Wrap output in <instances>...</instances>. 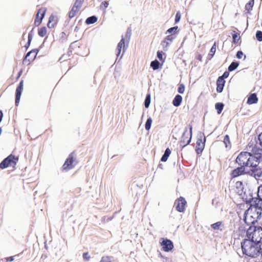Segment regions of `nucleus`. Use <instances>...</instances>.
I'll use <instances>...</instances> for the list:
<instances>
[{
  "instance_id": "1",
  "label": "nucleus",
  "mask_w": 262,
  "mask_h": 262,
  "mask_svg": "<svg viewBox=\"0 0 262 262\" xmlns=\"http://www.w3.org/2000/svg\"><path fill=\"white\" fill-rule=\"evenodd\" d=\"M247 239L241 242L243 254L251 257H256L259 255L261 250V238L256 237L248 229L246 232Z\"/></svg>"
},
{
  "instance_id": "2",
  "label": "nucleus",
  "mask_w": 262,
  "mask_h": 262,
  "mask_svg": "<svg viewBox=\"0 0 262 262\" xmlns=\"http://www.w3.org/2000/svg\"><path fill=\"white\" fill-rule=\"evenodd\" d=\"M258 152H262V150L257 149L255 146L252 147L251 152L242 151L236 157L235 162L246 167L253 165L255 160L262 161L261 154Z\"/></svg>"
},
{
  "instance_id": "3",
  "label": "nucleus",
  "mask_w": 262,
  "mask_h": 262,
  "mask_svg": "<svg viewBox=\"0 0 262 262\" xmlns=\"http://www.w3.org/2000/svg\"><path fill=\"white\" fill-rule=\"evenodd\" d=\"M261 214L260 211L254 209V207L249 206L244 212L243 220L249 227L256 226L261 218Z\"/></svg>"
},
{
  "instance_id": "4",
  "label": "nucleus",
  "mask_w": 262,
  "mask_h": 262,
  "mask_svg": "<svg viewBox=\"0 0 262 262\" xmlns=\"http://www.w3.org/2000/svg\"><path fill=\"white\" fill-rule=\"evenodd\" d=\"M188 128L189 129V133H188V127H186L184 133L181 138L180 141V145L181 147V150H182L185 147L189 145L191 141L192 136V126L191 125H189Z\"/></svg>"
},
{
  "instance_id": "5",
  "label": "nucleus",
  "mask_w": 262,
  "mask_h": 262,
  "mask_svg": "<svg viewBox=\"0 0 262 262\" xmlns=\"http://www.w3.org/2000/svg\"><path fill=\"white\" fill-rule=\"evenodd\" d=\"M260 160H255L253 163V165L250 166L249 167L251 168L247 170V174L254 177L256 179L259 178H262V168L258 165Z\"/></svg>"
},
{
  "instance_id": "6",
  "label": "nucleus",
  "mask_w": 262,
  "mask_h": 262,
  "mask_svg": "<svg viewBox=\"0 0 262 262\" xmlns=\"http://www.w3.org/2000/svg\"><path fill=\"white\" fill-rule=\"evenodd\" d=\"M18 161V158L17 157L13 154H10L0 163V168L4 169L9 166L14 167Z\"/></svg>"
},
{
  "instance_id": "7",
  "label": "nucleus",
  "mask_w": 262,
  "mask_h": 262,
  "mask_svg": "<svg viewBox=\"0 0 262 262\" xmlns=\"http://www.w3.org/2000/svg\"><path fill=\"white\" fill-rule=\"evenodd\" d=\"M199 136V138L197 139L196 143V146L195 149V152L198 155L202 153L206 141V138L203 133L200 132Z\"/></svg>"
},
{
  "instance_id": "8",
  "label": "nucleus",
  "mask_w": 262,
  "mask_h": 262,
  "mask_svg": "<svg viewBox=\"0 0 262 262\" xmlns=\"http://www.w3.org/2000/svg\"><path fill=\"white\" fill-rule=\"evenodd\" d=\"M160 244L162 246V250L166 252L171 251L174 247L173 242L167 238H161Z\"/></svg>"
},
{
  "instance_id": "9",
  "label": "nucleus",
  "mask_w": 262,
  "mask_h": 262,
  "mask_svg": "<svg viewBox=\"0 0 262 262\" xmlns=\"http://www.w3.org/2000/svg\"><path fill=\"white\" fill-rule=\"evenodd\" d=\"M38 52L39 50L37 49H34L28 52L24 56L23 64H29L31 61H33L35 59Z\"/></svg>"
},
{
  "instance_id": "10",
  "label": "nucleus",
  "mask_w": 262,
  "mask_h": 262,
  "mask_svg": "<svg viewBox=\"0 0 262 262\" xmlns=\"http://www.w3.org/2000/svg\"><path fill=\"white\" fill-rule=\"evenodd\" d=\"M249 231H251L255 236L258 237L262 239V221L256 226H252L247 229Z\"/></svg>"
},
{
  "instance_id": "11",
  "label": "nucleus",
  "mask_w": 262,
  "mask_h": 262,
  "mask_svg": "<svg viewBox=\"0 0 262 262\" xmlns=\"http://www.w3.org/2000/svg\"><path fill=\"white\" fill-rule=\"evenodd\" d=\"M186 203L187 202L185 198L180 196L175 202L176 210L179 212H184Z\"/></svg>"
},
{
  "instance_id": "12",
  "label": "nucleus",
  "mask_w": 262,
  "mask_h": 262,
  "mask_svg": "<svg viewBox=\"0 0 262 262\" xmlns=\"http://www.w3.org/2000/svg\"><path fill=\"white\" fill-rule=\"evenodd\" d=\"M74 152L73 151L69 155L62 166L63 170H68L73 168V163L74 160Z\"/></svg>"
},
{
  "instance_id": "13",
  "label": "nucleus",
  "mask_w": 262,
  "mask_h": 262,
  "mask_svg": "<svg viewBox=\"0 0 262 262\" xmlns=\"http://www.w3.org/2000/svg\"><path fill=\"white\" fill-rule=\"evenodd\" d=\"M239 166V167L232 170L231 173L232 178H236L243 174H247V171L246 170V167L241 165Z\"/></svg>"
},
{
  "instance_id": "14",
  "label": "nucleus",
  "mask_w": 262,
  "mask_h": 262,
  "mask_svg": "<svg viewBox=\"0 0 262 262\" xmlns=\"http://www.w3.org/2000/svg\"><path fill=\"white\" fill-rule=\"evenodd\" d=\"M46 9H39L36 14V17L34 20L35 26H38L41 23L43 18L45 16Z\"/></svg>"
},
{
  "instance_id": "15",
  "label": "nucleus",
  "mask_w": 262,
  "mask_h": 262,
  "mask_svg": "<svg viewBox=\"0 0 262 262\" xmlns=\"http://www.w3.org/2000/svg\"><path fill=\"white\" fill-rule=\"evenodd\" d=\"M24 81L21 80L17 85L15 91V103L16 106H18L20 101V97L23 90Z\"/></svg>"
},
{
  "instance_id": "16",
  "label": "nucleus",
  "mask_w": 262,
  "mask_h": 262,
  "mask_svg": "<svg viewBox=\"0 0 262 262\" xmlns=\"http://www.w3.org/2000/svg\"><path fill=\"white\" fill-rule=\"evenodd\" d=\"M252 206V207H254V209L260 211L262 213V194L254 198V200Z\"/></svg>"
},
{
  "instance_id": "17",
  "label": "nucleus",
  "mask_w": 262,
  "mask_h": 262,
  "mask_svg": "<svg viewBox=\"0 0 262 262\" xmlns=\"http://www.w3.org/2000/svg\"><path fill=\"white\" fill-rule=\"evenodd\" d=\"M58 21V17L57 16L52 14L49 18L47 26L49 28H54Z\"/></svg>"
},
{
  "instance_id": "18",
  "label": "nucleus",
  "mask_w": 262,
  "mask_h": 262,
  "mask_svg": "<svg viewBox=\"0 0 262 262\" xmlns=\"http://www.w3.org/2000/svg\"><path fill=\"white\" fill-rule=\"evenodd\" d=\"M124 44H125V39H124V37H123V36L122 35L121 39L120 40V41L119 42V43H118L117 48H116V51H117L116 56L117 57H118L120 55L122 48H123V52H124V50H125V45Z\"/></svg>"
},
{
  "instance_id": "19",
  "label": "nucleus",
  "mask_w": 262,
  "mask_h": 262,
  "mask_svg": "<svg viewBox=\"0 0 262 262\" xmlns=\"http://www.w3.org/2000/svg\"><path fill=\"white\" fill-rule=\"evenodd\" d=\"M225 84V80L222 78L218 77L216 80V92L217 93H222L223 91Z\"/></svg>"
},
{
  "instance_id": "20",
  "label": "nucleus",
  "mask_w": 262,
  "mask_h": 262,
  "mask_svg": "<svg viewBox=\"0 0 262 262\" xmlns=\"http://www.w3.org/2000/svg\"><path fill=\"white\" fill-rule=\"evenodd\" d=\"M250 198H248V196L246 194V193H244V195L242 197V199L243 201L248 205H249V206H252L253 205V203L254 200V198L252 196V193H249Z\"/></svg>"
},
{
  "instance_id": "21",
  "label": "nucleus",
  "mask_w": 262,
  "mask_h": 262,
  "mask_svg": "<svg viewBox=\"0 0 262 262\" xmlns=\"http://www.w3.org/2000/svg\"><path fill=\"white\" fill-rule=\"evenodd\" d=\"M258 101V98L255 93H252L250 95L247 99V103L249 104H255Z\"/></svg>"
},
{
  "instance_id": "22",
  "label": "nucleus",
  "mask_w": 262,
  "mask_h": 262,
  "mask_svg": "<svg viewBox=\"0 0 262 262\" xmlns=\"http://www.w3.org/2000/svg\"><path fill=\"white\" fill-rule=\"evenodd\" d=\"M182 97L180 95H176L172 102L173 105L175 107L179 106L182 103Z\"/></svg>"
},
{
  "instance_id": "23",
  "label": "nucleus",
  "mask_w": 262,
  "mask_h": 262,
  "mask_svg": "<svg viewBox=\"0 0 262 262\" xmlns=\"http://www.w3.org/2000/svg\"><path fill=\"white\" fill-rule=\"evenodd\" d=\"M80 8L77 6V5H74L71 11L69 13V18L71 19L74 17L76 15V13L79 11Z\"/></svg>"
},
{
  "instance_id": "24",
  "label": "nucleus",
  "mask_w": 262,
  "mask_h": 262,
  "mask_svg": "<svg viewBox=\"0 0 262 262\" xmlns=\"http://www.w3.org/2000/svg\"><path fill=\"white\" fill-rule=\"evenodd\" d=\"M236 188L237 190V193L239 195H242L244 192V185L242 181H237L235 183Z\"/></svg>"
},
{
  "instance_id": "25",
  "label": "nucleus",
  "mask_w": 262,
  "mask_h": 262,
  "mask_svg": "<svg viewBox=\"0 0 262 262\" xmlns=\"http://www.w3.org/2000/svg\"><path fill=\"white\" fill-rule=\"evenodd\" d=\"M150 66L154 70H157L162 68V64H160L158 60L155 59L150 62Z\"/></svg>"
},
{
  "instance_id": "26",
  "label": "nucleus",
  "mask_w": 262,
  "mask_h": 262,
  "mask_svg": "<svg viewBox=\"0 0 262 262\" xmlns=\"http://www.w3.org/2000/svg\"><path fill=\"white\" fill-rule=\"evenodd\" d=\"M216 42H214L213 46L211 48L209 53L208 54L207 59L208 60H211V59L214 56L215 51H216Z\"/></svg>"
},
{
  "instance_id": "27",
  "label": "nucleus",
  "mask_w": 262,
  "mask_h": 262,
  "mask_svg": "<svg viewBox=\"0 0 262 262\" xmlns=\"http://www.w3.org/2000/svg\"><path fill=\"white\" fill-rule=\"evenodd\" d=\"M171 154V150L169 148H167L165 151L164 154L162 155L161 161L162 162H165L167 161L168 157H169L170 155Z\"/></svg>"
},
{
  "instance_id": "28",
  "label": "nucleus",
  "mask_w": 262,
  "mask_h": 262,
  "mask_svg": "<svg viewBox=\"0 0 262 262\" xmlns=\"http://www.w3.org/2000/svg\"><path fill=\"white\" fill-rule=\"evenodd\" d=\"M254 4V0H250L248 3H247L246 5L245 9L246 11H247V13L251 14V11L252 10L253 6Z\"/></svg>"
},
{
  "instance_id": "29",
  "label": "nucleus",
  "mask_w": 262,
  "mask_h": 262,
  "mask_svg": "<svg viewBox=\"0 0 262 262\" xmlns=\"http://www.w3.org/2000/svg\"><path fill=\"white\" fill-rule=\"evenodd\" d=\"M239 64L238 61H232L228 68V72H232L236 70Z\"/></svg>"
},
{
  "instance_id": "30",
  "label": "nucleus",
  "mask_w": 262,
  "mask_h": 262,
  "mask_svg": "<svg viewBox=\"0 0 262 262\" xmlns=\"http://www.w3.org/2000/svg\"><path fill=\"white\" fill-rule=\"evenodd\" d=\"M98 20V18L95 15H93L90 17H88L85 20V24L86 25H91L93 24L96 23Z\"/></svg>"
},
{
  "instance_id": "31",
  "label": "nucleus",
  "mask_w": 262,
  "mask_h": 262,
  "mask_svg": "<svg viewBox=\"0 0 262 262\" xmlns=\"http://www.w3.org/2000/svg\"><path fill=\"white\" fill-rule=\"evenodd\" d=\"M224 107V104L222 102H217L215 104V108L217 111L218 114H220Z\"/></svg>"
},
{
  "instance_id": "32",
  "label": "nucleus",
  "mask_w": 262,
  "mask_h": 262,
  "mask_svg": "<svg viewBox=\"0 0 262 262\" xmlns=\"http://www.w3.org/2000/svg\"><path fill=\"white\" fill-rule=\"evenodd\" d=\"M178 27L174 26L169 28L166 31V34H170L171 35H174L178 33Z\"/></svg>"
},
{
  "instance_id": "33",
  "label": "nucleus",
  "mask_w": 262,
  "mask_h": 262,
  "mask_svg": "<svg viewBox=\"0 0 262 262\" xmlns=\"http://www.w3.org/2000/svg\"><path fill=\"white\" fill-rule=\"evenodd\" d=\"M232 43L234 44L237 43L239 39H240V36H239V34L236 33L235 31H233V33L232 34Z\"/></svg>"
},
{
  "instance_id": "34",
  "label": "nucleus",
  "mask_w": 262,
  "mask_h": 262,
  "mask_svg": "<svg viewBox=\"0 0 262 262\" xmlns=\"http://www.w3.org/2000/svg\"><path fill=\"white\" fill-rule=\"evenodd\" d=\"M150 99H151L150 94H147L146 96V97H145V99L144 100V105L146 108H147L149 107L150 103Z\"/></svg>"
},
{
  "instance_id": "35",
  "label": "nucleus",
  "mask_w": 262,
  "mask_h": 262,
  "mask_svg": "<svg viewBox=\"0 0 262 262\" xmlns=\"http://www.w3.org/2000/svg\"><path fill=\"white\" fill-rule=\"evenodd\" d=\"M152 122V120L150 117L147 119L145 124V128L146 130H149L150 129Z\"/></svg>"
},
{
  "instance_id": "36",
  "label": "nucleus",
  "mask_w": 262,
  "mask_h": 262,
  "mask_svg": "<svg viewBox=\"0 0 262 262\" xmlns=\"http://www.w3.org/2000/svg\"><path fill=\"white\" fill-rule=\"evenodd\" d=\"M38 35L40 37H44L47 34V28L46 27H42L38 29Z\"/></svg>"
},
{
  "instance_id": "37",
  "label": "nucleus",
  "mask_w": 262,
  "mask_h": 262,
  "mask_svg": "<svg viewBox=\"0 0 262 262\" xmlns=\"http://www.w3.org/2000/svg\"><path fill=\"white\" fill-rule=\"evenodd\" d=\"M222 224V222H217L215 223L211 224V227L213 229L215 230H222V229H220V227L221 226Z\"/></svg>"
},
{
  "instance_id": "38",
  "label": "nucleus",
  "mask_w": 262,
  "mask_h": 262,
  "mask_svg": "<svg viewBox=\"0 0 262 262\" xmlns=\"http://www.w3.org/2000/svg\"><path fill=\"white\" fill-rule=\"evenodd\" d=\"M223 142L226 148H228V147H231V143L229 135H226L225 136Z\"/></svg>"
},
{
  "instance_id": "39",
  "label": "nucleus",
  "mask_w": 262,
  "mask_h": 262,
  "mask_svg": "<svg viewBox=\"0 0 262 262\" xmlns=\"http://www.w3.org/2000/svg\"><path fill=\"white\" fill-rule=\"evenodd\" d=\"M113 258L112 256H103L100 262H112Z\"/></svg>"
},
{
  "instance_id": "40",
  "label": "nucleus",
  "mask_w": 262,
  "mask_h": 262,
  "mask_svg": "<svg viewBox=\"0 0 262 262\" xmlns=\"http://www.w3.org/2000/svg\"><path fill=\"white\" fill-rule=\"evenodd\" d=\"M243 56H244V60H245L246 58V56L244 54L243 51L239 50L236 52V57L237 58L242 59Z\"/></svg>"
},
{
  "instance_id": "41",
  "label": "nucleus",
  "mask_w": 262,
  "mask_h": 262,
  "mask_svg": "<svg viewBox=\"0 0 262 262\" xmlns=\"http://www.w3.org/2000/svg\"><path fill=\"white\" fill-rule=\"evenodd\" d=\"M256 38L258 41H262V31L258 30L255 34Z\"/></svg>"
},
{
  "instance_id": "42",
  "label": "nucleus",
  "mask_w": 262,
  "mask_h": 262,
  "mask_svg": "<svg viewBox=\"0 0 262 262\" xmlns=\"http://www.w3.org/2000/svg\"><path fill=\"white\" fill-rule=\"evenodd\" d=\"M163 52L161 51H158L157 53V56L158 59L161 61L162 62H164V58H163Z\"/></svg>"
},
{
  "instance_id": "43",
  "label": "nucleus",
  "mask_w": 262,
  "mask_h": 262,
  "mask_svg": "<svg viewBox=\"0 0 262 262\" xmlns=\"http://www.w3.org/2000/svg\"><path fill=\"white\" fill-rule=\"evenodd\" d=\"M181 13L180 11H178L176 13V16H175L174 21H175L176 24H177L180 21V20L181 19Z\"/></svg>"
},
{
  "instance_id": "44",
  "label": "nucleus",
  "mask_w": 262,
  "mask_h": 262,
  "mask_svg": "<svg viewBox=\"0 0 262 262\" xmlns=\"http://www.w3.org/2000/svg\"><path fill=\"white\" fill-rule=\"evenodd\" d=\"M185 91V85L183 84H180L178 89V92L180 94H183Z\"/></svg>"
},
{
  "instance_id": "45",
  "label": "nucleus",
  "mask_w": 262,
  "mask_h": 262,
  "mask_svg": "<svg viewBox=\"0 0 262 262\" xmlns=\"http://www.w3.org/2000/svg\"><path fill=\"white\" fill-rule=\"evenodd\" d=\"M132 35V30L130 28H128L126 32L125 37L128 40L130 39Z\"/></svg>"
},
{
  "instance_id": "46",
  "label": "nucleus",
  "mask_w": 262,
  "mask_h": 262,
  "mask_svg": "<svg viewBox=\"0 0 262 262\" xmlns=\"http://www.w3.org/2000/svg\"><path fill=\"white\" fill-rule=\"evenodd\" d=\"M108 6V2L107 1H103L101 3L100 8L101 9H104L106 8Z\"/></svg>"
},
{
  "instance_id": "47",
  "label": "nucleus",
  "mask_w": 262,
  "mask_h": 262,
  "mask_svg": "<svg viewBox=\"0 0 262 262\" xmlns=\"http://www.w3.org/2000/svg\"><path fill=\"white\" fill-rule=\"evenodd\" d=\"M83 2H84V0H76L74 5H77V6L81 8Z\"/></svg>"
},
{
  "instance_id": "48",
  "label": "nucleus",
  "mask_w": 262,
  "mask_h": 262,
  "mask_svg": "<svg viewBox=\"0 0 262 262\" xmlns=\"http://www.w3.org/2000/svg\"><path fill=\"white\" fill-rule=\"evenodd\" d=\"M229 72H228V71H225L222 76H219V77L222 78L223 79L225 80V78H227L228 77V76L229 75Z\"/></svg>"
},
{
  "instance_id": "49",
  "label": "nucleus",
  "mask_w": 262,
  "mask_h": 262,
  "mask_svg": "<svg viewBox=\"0 0 262 262\" xmlns=\"http://www.w3.org/2000/svg\"><path fill=\"white\" fill-rule=\"evenodd\" d=\"M82 257L84 259L86 260H89L91 257L88 252H84Z\"/></svg>"
},
{
  "instance_id": "50",
  "label": "nucleus",
  "mask_w": 262,
  "mask_h": 262,
  "mask_svg": "<svg viewBox=\"0 0 262 262\" xmlns=\"http://www.w3.org/2000/svg\"><path fill=\"white\" fill-rule=\"evenodd\" d=\"M33 36H34V28H32V30L29 32V34H28V39L32 40Z\"/></svg>"
},
{
  "instance_id": "51",
  "label": "nucleus",
  "mask_w": 262,
  "mask_h": 262,
  "mask_svg": "<svg viewBox=\"0 0 262 262\" xmlns=\"http://www.w3.org/2000/svg\"><path fill=\"white\" fill-rule=\"evenodd\" d=\"M70 56V54H68V55H66V54H63L61 57H60V58H59V61H61V60H63V61H66L68 59V58Z\"/></svg>"
},
{
  "instance_id": "52",
  "label": "nucleus",
  "mask_w": 262,
  "mask_h": 262,
  "mask_svg": "<svg viewBox=\"0 0 262 262\" xmlns=\"http://www.w3.org/2000/svg\"><path fill=\"white\" fill-rule=\"evenodd\" d=\"M262 194V184L260 185L257 188V196H260Z\"/></svg>"
},
{
  "instance_id": "53",
  "label": "nucleus",
  "mask_w": 262,
  "mask_h": 262,
  "mask_svg": "<svg viewBox=\"0 0 262 262\" xmlns=\"http://www.w3.org/2000/svg\"><path fill=\"white\" fill-rule=\"evenodd\" d=\"M174 38L175 37L172 36V35H167L165 39L167 41H170V42H172Z\"/></svg>"
},
{
  "instance_id": "54",
  "label": "nucleus",
  "mask_w": 262,
  "mask_h": 262,
  "mask_svg": "<svg viewBox=\"0 0 262 262\" xmlns=\"http://www.w3.org/2000/svg\"><path fill=\"white\" fill-rule=\"evenodd\" d=\"M31 41H32L31 39H28V41L25 46V47L26 50H27L29 48V47L31 45Z\"/></svg>"
},
{
  "instance_id": "55",
  "label": "nucleus",
  "mask_w": 262,
  "mask_h": 262,
  "mask_svg": "<svg viewBox=\"0 0 262 262\" xmlns=\"http://www.w3.org/2000/svg\"><path fill=\"white\" fill-rule=\"evenodd\" d=\"M14 260L13 256H9L5 258L6 262H11Z\"/></svg>"
},
{
  "instance_id": "56",
  "label": "nucleus",
  "mask_w": 262,
  "mask_h": 262,
  "mask_svg": "<svg viewBox=\"0 0 262 262\" xmlns=\"http://www.w3.org/2000/svg\"><path fill=\"white\" fill-rule=\"evenodd\" d=\"M169 42H168V41L167 40H166L165 39L162 41V45L163 47H164L165 46L166 47L168 46L169 45Z\"/></svg>"
},
{
  "instance_id": "57",
  "label": "nucleus",
  "mask_w": 262,
  "mask_h": 262,
  "mask_svg": "<svg viewBox=\"0 0 262 262\" xmlns=\"http://www.w3.org/2000/svg\"><path fill=\"white\" fill-rule=\"evenodd\" d=\"M196 59L201 61L202 59V56L201 54H198L196 56Z\"/></svg>"
},
{
  "instance_id": "58",
  "label": "nucleus",
  "mask_w": 262,
  "mask_h": 262,
  "mask_svg": "<svg viewBox=\"0 0 262 262\" xmlns=\"http://www.w3.org/2000/svg\"><path fill=\"white\" fill-rule=\"evenodd\" d=\"M3 117V113L2 111H0V123L1 122Z\"/></svg>"
},
{
  "instance_id": "59",
  "label": "nucleus",
  "mask_w": 262,
  "mask_h": 262,
  "mask_svg": "<svg viewBox=\"0 0 262 262\" xmlns=\"http://www.w3.org/2000/svg\"><path fill=\"white\" fill-rule=\"evenodd\" d=\"M22 74V70L20 71L18 73V74H17V77L16 78L17 79H18L19 78V77L21 76Z\"/></svg>"
},
{
  "instance_id": "60",
  "label": "nucleus",
  "mask_w": 262,
  "mask_h": 262,
  "mask_svg": "<svg viewBox=\"0 0 262 262\" xmlns=\"http://www.w3.org/2000/svg\"><path fill=\"white\" fill-rule=\"evenodd\" d=\"M79 30V27L78 26H76L74 29L75 32H77Z\"/></svg>"
},
{
  "instance_id": "61",
  "label": "nucleus",
  "mask_w": 262,
  "mask_h": 262,
  "mask_svg": "<svg viewBox=\"0 0 262 262\" xmlns=\"http://www.w3.org/2000/svg\"><path fill=\"white\" fill-rule=\"evenodd\" d=\"M260 242H261L260 245H261V250H260L261 251H260V254H261V256L262 257V239H261V241Z\"/></svg>"
},
{
  "instance_id": "62",
  "label": "nucleus",
  "mask_w": 262,
  "mask_h": 262,
  "mask_svg": "<svg viewBox=\"0 0 262 262\" xmlns=\"http://www.w3.org/2000/svg\"><path fill=\"white\" fill-rule=\"evenodd\" d=\"M158 167L162 169L163 168H162V165L161 164H159Z\"/></svg>"
},
{
  "instance_id": "63",
  "label": "nucleus",
  "mask_w": 262,
  "mask_h": 262,
  "mask_svg": "<svg viewBox=\"0 0 262 262\" xmlns=\"http://www.w3.org/2000/svg\"><path fill=\"white\" fill-rule=\"evenodd\" d=\"M159 255H160L161 257H163V256L162 255L161 253H160Z\"/></svg>"
},
{
  "instance_id": "64",
  "label": "nucleus",
  "mask_w": 262,
  "mask_h": 262,
  "mask_svg": "<svg viewBox=\"0 0 262 262\" xmlns=\"http://www.w3.org/2000/svg\"><path fill=\"white\" fill-rule=\"evenodd\" d=\"M262 2V0H260Z\"/></svg>"
}]
</instances>
